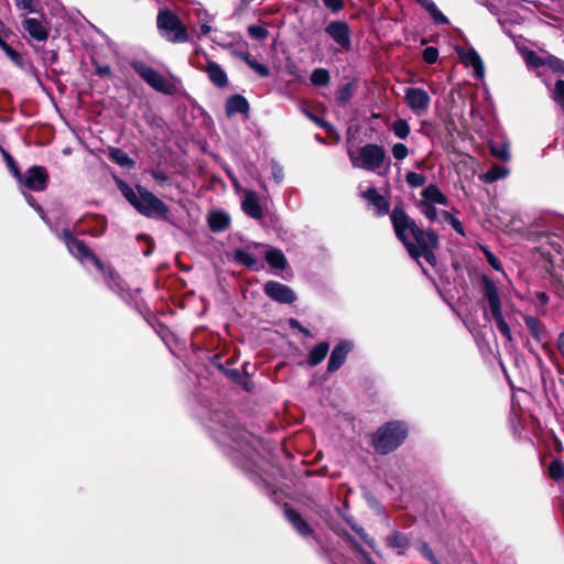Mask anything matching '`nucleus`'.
Here are the masks:
<instances>
[{"label":"nucleus","mask_w":564,"mask_h":564,"mask_svg":"<svg viewBox=\"0 0 564 564\" xmlns=\"http://www.w3.org/2000/svg\"><path fill=\"white\" fill-rule=\"evenodd\" d=\"M390 218L395 236L402 241L410 256L421 267V257L434 267L436 264V257L433 250L438 246V236L431 229H421L401 206H394Z\"/></svg>","instance_id":"1"},{"label":"nucleus","mask_w":564,"mask_h":564,"mask_svg":"<svg viewBox=\"0 0 564 564\" xmlns=\"http://www.w3.org/2000/svg\"><path fill=\"white\" fill-rule=\"evenodd\" d=\"M0 151L7 163L8 169L18 180L28 204L39 213L42 219L45 220V214L43 208L36 203L35 198L32 195L26 194L24 191H44L48 183V174L46 170L42 166L34 165L28 169L24 174H21L13 158L9 154V152L1 148Z\"/></svg>","instance_id":"2"},{"label":"nucleus","mask_w":564,"mask_h":564,"mask_svg":"<svg viewBox=\"0 0 564 564\" xmlns=\"http://www.w3.org/2000/svg\"><path fill=\"white\" fill-rule=\"evenodd\" d=\"M61 239L66 245L68 251L78 260L82 262L84 261H90L99 271H101L105 274V279L109 286L115 290L118 293H121L123 291V286L118 280V278L115 275V273L105 267V264L101 262L99 258H97L84 243V241L75 238L72 232L67 229H65L62 235Z\"/></svg>","instance_id":"3"},{"label":"nucleus","mask_w":564,"mask_h":564,"mask_svg":"<svg viewBox=\"0 0 564 564\" xmlns=\"http://www.w3.org/2000/svg\"><path fill=\"white\" fill-rule=\"evenodd\" d=\"M482 295L488 303V307L494 318L497 328L501 333V335L507 339V341L511 343L513 337L511 329L502 315V304L500 299L499 289L496 283L484 275L482 279Z\"/></svg>","instance_id":"4"},{"label":"nucleus","mask_w":564,"mask_h":564,"mask_svg":"<svg viewBox=\"0 0 564 564\" xmlns=\"http://www.w3.org/2000/svg\"><path fill=\"white\" fill-rule=\"evenodd\" d=\"M408 430L402 422H389L380 427L373 436L372 444L380 454H388L402 444Z\"/></svg>","instance_id":"5"},{"label":"nucleus","mask_w":564,"mask_h":564,"mask_svg":"<svg viewBox=\"0 0 564 564\" xmlns=\"http://www.w3.org/2000/svg\"><path fill=\"white\" fill-rule=\"evenodd\" d=\"M354 167L373 171L379 167L384 159V150L375 143H367L358 148L357 143H349L347 148Z\"/></svg>","instance_id":"6"},{"label":"nucleus","mask_w":564,"mask_h":564,"mask_svg":"<svg viewBox=\"0 0 564 564\" xmlns=\"http://www.w3.org/2000/svg\"><path fill=\"white\" fill-rule=\"evenodd\" d=\"M131 67L154 90L164 95H173L176 93L177 79L175 76L170 75L165 77L153 67L140 61L132 62Z\"/></svg>","instance_id":"7"},{"label":"nucleus","mask_w":564,"mask_h":564,"mask_svg":"<svg viewBox=\"0 0 564 564\" xmlns=\"http://www.w3.org/2000/svg\"><path fill=\"white\" fill-rule=\"evenodd\" d=\"M156 24L160 34L169 42L184 43L188 40L186 26L171 10H160Z\"/></svg>","instance_id":"8"},{"label":"nucleus","mask_w":564,"mask_h":564,"mask_svg":"<svg viewBox=\"0 0 564 564\" xmlns=\"http://www.w3.org/2000/svg\"><path fill=\"white\" fill-rule=\"evenodd\" d=\"M134 208L147 217L159 219H164L169 213L167 206L145 188H139V198Z\"/></svg>","instance_id":"9"},{"label":"nucleus","mask_w":564,"mask_h":564,"mask_svg":"<svg viewBox=\"0 0 564 564\" xmlns=\"http://www.w3.org/2000/svg\"><path fill=\"white\" fill-rule=\"evenodd\" d=\"M404 98H405V101H406L409 108L416 116H423L424 113L427 112L430 104H431V98H430L429 94L423 88H419V87L406 88Z\"/></svg>","instance_id":"10"},{"label":"nucleus","mask_w":564,"mask_h":564,"mask_svg":"<svg viewBox=\"0 0 564 564\" xmlns=\"http://www.w3.org/2000/svg\"><path fill=\"white\" fill-rule=\"evenodd\" d=\"M326 34L343 50L351 44V31L346 21H333L325 26Z\"/></svg>","instance_id":"11"},{"label":"nucleus","mask_w":564,"mask_h":564,"mask_svg":"<svg viewBox=\"0 0 564 564\" xmlns=\"http://www.w3.org/2000/svg\"><path fill=\"white\" fill-rule=\"evenodd\" d=\"M263 290L267 296L279 303L291 304L296 299L291 288L276 281H268Z\"/></svg>","instance_id":"12"},{"label":"nucleus","mask_w":564,"mask_h":564,"mask_svg":"<svg viewBox=\"0 0 564 564\" xmlns=\"http://www.w3.org/2000/svg\"><path fill=\"white\" fill-rule=\"evenodd\" d=\"M229 436L232 438L235 446H237V451L241 452V455L246 456L250 460L254 459L256 449L251 435L243 430H232L230 431Z\"/></svg>","instance_id":"13"},{"label":"nucleus","mask_w":564,"mask_h":564,"mask_svg":"<svg viewBox=\"0 0 564 564\" xmlns=\"http://www.w3.org/2000/svg\"><path fill=\"white\" fill-rule=\"evenodd\" d=\"M352 347L354 344L349 340H341L334 347L327 365L328 372H335L344 365Z\"/></svg>","instance_id":"14"},{"label":"nucleus","mask_w":564,"mask_h":564,"mask_svg":"<svg viewBox=\"0 0 564 564\" xmlns=\"http://www.w3.org/2000/svg\"><path fill=\"white\" fill-rule=\"evenodd\" d=\"M362 197L373 207L377 216H383L389 213V202L375 187H369L362 194Z\"/></svg>","instance_id":"15"},{"label":"nucleus","mask_w":564,"mask_h":564,"mask_svg":"<svg viewBox=\"0 0 564 564\" xmlns=\"http://www.w3.org/2000/svg\"><path fill=\"white\" fill-rule=\"evenodd\" d=\"M458 54L466 66L474 68V73L477 78L484 77V63L479 54L474 48L460 50Z\"/></svg>","instance_id":"16"},{"label":"nucleus","mask_w":564,"mask_h":564,"mask_svg":"<svg viewBox=\"0 0 564 564\" xmlns=\"http://www.w3.org/2000/svg\"><path fill=\"white\" fill-rule=\"evenodd\" d=\"M23 28L31 37L37 41H45L48 37V28L34 18L23 21Z\"/></svg>","instance_id":"17"},{"label":"nucleus","mask_w":564,"mask_h":564,"mask_svg":"<svg viewBox=\"0 0 564 564\" xmlns=\"http://www.w3.org/2000/svg\"><path fill=\"white\" fill-rule=\"evenodd\" d=\"M420 202H425L427 204H435V205H441V206L448 205L447 197L434 184L426 186L422 191Z\"/></svg>","instance_id":"18"},{"label":"nucleus","mask_w":564,"mask_h":564,"mask_svg":"<svg viewBox=\"0 0 564 564\" xmlns=\"http://www.w3.org/2000/svg\"><path fill=\"white\" fill-rule=\"evenodd\" d=\"M284 514L289 522L293 525V528L304 538L311 535L313 530L307 524V522L302 518V516L291 508H286L284 510Z\"/></svg>","instance_id":"19"},{"label":"nucleus","mask_w":564,"mask_h":564,"mask_svg":"<svg viewBox=\"0 0 564 564\" xmlns=\"http://www.w3.org/2000/svg\"><path fill=\"white\" fill-rule=\"evenodd\" d=\"M242 209L248 216L254 219H260L262 217V208L254 192H247L245 194Z\"/></svg>","instance_id":"20"},{"label":"nucleus","mask_w":564,"mask_h":564,"mask_svg":"<svg viewBox=\"0 0 564 564\" xmlns=\"http://www.w3.org/2000/svg\"><path fill=\"white\" fill-rule=\"evenodd\" d=\"M1 47L6 55L22 70L28 74L35 75V68L30 61L24 59L17 51L7 43H2Z\"/></svg>","instance_id":"21"},{"label":"nucleus","mask_w":564,"mask_h":564,"mask_svg":"<svg viewBox=\"0 0 564 564\" xmlns=\"http://www.w3.org/2000/svg\"><path fill=\"white\" fill-rule=\"evenodd\" d=\"M524 324L529 332L531 333L532 337L536 341H544L547 338V333L544 327V325L541 323V321L538 317L525 315L523 317Z\"/></svg>","instance_id":"22"},{"label":"nucleus","mask_w":564,"mask_h":564,"mask_svg":"<svg viewBox=\"0 0 564 564\" xmlns=\"http://www.w3.org/2000/svg\"><path fill=\"white\" fill-rule=\"evenodd\" d=\"M209 80L217 87H225L228 83L225 70L215 62L209 61L206 66Z\"/></svg>","instance_id":"23"},{"label":"nucleus","mask_w":564,"mask_h":564,"mask_svg":"<svg viewBox=\"0 0 564 564\" xmlns=\"http://www.w3.org/2000/svg\"><path fill=\"white\" fill-rule=\"evenodd\" d=\"M249 110L247 99L240 95H234L226 102V112L228 116L235 113H246Z\"/></svg>","instance_id":"24"},{"label":"nucleus","mask_w":564,"mask_h":564,"mask_svg":"<svg viewBox=\"0 0 564 564\" xmlns=\"http://www.w3.org/2000/svg\"><path fill=\"white\" fill-rule=\"evenodd\" d=\"M208 225L213 231H224L230 225V217L224 212H213L208 216Z\"/></svg>","instance_id":"25"},{"label":"nucleus","mask_w":564,"mask_h":564,"mask_svg":"<svg viewBox=\"0 0 564 564\" xmlns=\"http://www.w3.org/2000/svg\"><path fill=\"white\" fill-rule=\"evenodd\" d=\"M234 259L239 264H242L251 270L257 271L261 268L258 259L248 249L235 250Z\"/></svg>","instance_id":"26"},{"label":"nucleus","mask_w":564,"mask_h":564,"mask_svg":"<svg viewBox=\"0 0 564 564\" xmlns=\"http://www.w3.org/2000/svg\"><path fill=\"white\" fill-rule=\"evenodd\" d=\"M509 174V169L502 165H492L490 170L486 173H482L479 177L485 183H494L496 181L502 180L507 177Z\"/></svg>","instance_id":"27"},{"label":"nucleus","mask_w":564,"mask_h":564,"mask_svg":"<svg viewBox=\"0 0 564 564\" xmlns=\"http://www.w3.org/2000/svg\"><path fill=\"white\" fill-rule=\"evenodd\" d=\"M479 2L494 14H500L507 8L518 4V0H481Z\"/></svg>","instance_id":"28"},{"label":"nucleus","mask_w":564,"mask_h":564,"mask_svg":"<svg viewBox=\"0 0 564 564\" xmlns=\"http://www.w3.org/2000/svg\"><path fill=\"white\" fill-rule=\"evenodd\" d=\"M265 260L272 269H284L288 261L282 251L270 249L265 252Z\"/></svg>","instance_id":"29"},{"label":"nucleus","mask_w":564,"mask_h":564,"mask_svg":"<svg viewBox=\"0 0 564 564\" xmlns=\"http://www.w3.org/2000/svg\"><path fill=\"white\" fill-rule=\"evenodd\" d=\"M423 8L430 14V17L432 18V20L434 21L435 24L444 25V24L449 23V20L447 19V17H445L441 12V10L437 8V6L435 4V2L433 0H425Z\"/></svg>","instance_id":"30"},{"label":"nucleus","mask_w":564,"mask_h":564,"mask_svg":"<svg viewBox=\"0 0 564 564\" xmlns=\"http://www.w3.org/2000/svg\"><path fill=\"white\" fill-rule=\"evenodd\" d=\"M387 543L390 547L395 549L398 554H402L409 546V539L400 533L393 532L387 538Z\"/></svg>","instance_id":"31"},{"label":"nucleus","mask_w":564,"mask_h":564,"mask_svg":"<svg viewBox=\"0 0 564 564\" xmlns=\"http://www.w3.org/2000/svg\"><path fill=\"white\" fill-rule=\"evenodd\" d=\"M417 208L422 215L430 221L434 223H443L442 217L440 215L441 210H437L435 204H427L425 202H419Z\"/></svg>","instance_id":"32"},{"label":"nucleus","mask_w":564,"mask_h":564,"mask_svg":"<svg viewBox=\"0 0 564 564\" xmlns=\"http://www.w3.org/2000/svg\"><path fill=\"white\" fill-rule=\"evenodd\" d=\"M417 208L422 215L430 221L434 223H443L442 217L440 215L441 210H437L435 204H427L425 202H419Z\"/></svg>","instance_id":"33"},{"label":"nucleus","mask_w":564,"mask_h":564,"mask_svg":"<svg viewBox=\"0 0 564 564\" xmlns=\"http://www.w3.org/2000/svg\"><path fill=\"white\" fill-rule=\"evenodd\" d=\"M109 154L110 158L122 167H131L133 165V161L120 149L110 148Z\"/></svg>","instance_id":"34"},{"label":"nucleus","mask_w":564,"mask_h":564,"mask_svg":"<svg viewBox=\"0 0 564 564\" xmlns=\"http://www.w3.org/2000/svg\"><path fill=\"white\" fill-rule=\"evenodd\" d=\"M491 154L501 160L508 161L510 159V150L508 143H489Z\"/></svg>","instance_id":"35"},{"label":"nucleus","mask_w":564,"mask_h":564,"mask_svg":"<svg viewBox=\"0 0 564 564\" xmlns=\"http://www.w3.org/2000/svg\"><path fill=\"white\" fill-rule=\"evenodd\" d=\"M391 131L399 139H405L410 133L409 123L403 119L395 120L391 126Z\"/></svg>","instance_id":"36"},{"label":"nucleus","mask_w":564,"mask_h":564,"mask_svg":"<svg viewBox=\"0 0 564 564\" xmlns=\"http://www.w3.org/2000/svg\"><path fill=\"white\" fill-rule=\"evenodd\" d=\"M354 91V84L348 83L338 89L336 100L341 105H346L352 98Z\"/></svg>","instance_id":"37"},{"label":"nucleus","mask_w":564,"mask_h":564,"mask_svg":"<svg viewBox=\"0 0 564 564\" xmlns=\"http://www.w3.org/2000/svg\"><path fill=\"white\" fill-rule=\"evenodd\" d=\"M440 215L443 223H448L456 232L464 235L463 225L455 216L447 210H441Z\"/></svg>","instance_id":"38"},{"label":"nucleus","mask_w":564,"mask_h":564,"mask_svg":"<svg viewBox=\"0 0 564 564\" xmlns=\"http://www.w3.org/2000/svg\"><path fill=\"white\" fill-rule=\"evenodd\" d=\"M119 188H120L122 195L127 198V200L134 207V205L139 198V188H141V187L138 186L137 192H135L129 185L124 184L123 182H120Z\"/></svg>","instance_id":"39"},{"label":"nucleus","mask_w":564,"mask_h":564,"mask_svg":"<svg viewBox=\"0 0 564 564\" xmlns=\"http://www.w3.org/2000/svg\"><path fill=\"white\" fill-rule=\"evenodd\" d=\"M549 473L551 478L556 481L564 479V464L558 459L552 460L549 467Z\"/></svg>","instance_id":"40"},{"label":"nucleus","mask_w":564,"mask_h":564,"mask_svg":"<svg viewBox=\"0 0 564 564\" xmlns=\"http://www.w3.org/2000/svg\"><path fill=\"white\" fill-rule=\"evenodd\" d=\"M525 63L530 67L540 68L542 66H545V56H540L533 51H529L524 55Z\"/></svg>","instance_id":"41"},{"label":"nucleus","mask_w":564,"mask_h":564,"mask_svg":"<svg viewBox=\"0 0 564 564\" xmlns=\"http://www.w3.org/2000/svg\"><path fill=\"white\" fill-rule=\"evenodd\" d=\"M553 100L564 110V80L558 79L552 90Z\"/></svg>","instance_id":"42"},{"label":"nucleus","mask_w":564,"mask_h":564,"mask_svg":"<svg viewBox=\"0 0 564 564\" xmlns=\"http://www.w3.org/2000/svg\"><path fill=\"white\" fill-rule=\"evenodd\" d=\"M248 34L253 40L264 41L268 37L269 32L264 26L253 24L248 28Z\"/></svg>","instance_id":"43"},{"label":"nucleus","mask_w":564,"mask_h":564,"mask_svg":"<svg viewBox=\"0 0 564 564\" xmlns=\"http://www.w3.org/2000/svg\"><path fill=\"white\" fill-rule=\"evenodd\" d=\"M17 8L26 13H33L37 11L39 1L37 0H13Z\"/></svg>","instance_id":"44"},{"label":"nucleus","mask_w":564,"mask_h":564,"mask_svg":"<svg viewBox=\"0 0 564 564\" xmlns=\"http://www.w3.org/2000/svg\"><path fill=\"white\" fill-rule=\"evenodd\" d=\"M405 181L411 187H420L425 184L426 177L416 172H409L405 176Z\"/></svg>","instance_id":"45"},{"label":"nucleus","mask_w":564,"mask_h":564,"mask_svg":"<svg viewBox=\"0 0 564 564\" xmlns=\"http://www.w3.org/2000/svg\"><path fill=\"white\" fill-rule=\"evenodd\" d=\"M545 66L555 73L564 74V62L555 56H545Z\"/></svg>","instance_id":"46"},{"label":"nucleus","mask_w":564,"mask_h":564,"mask_svg":"<svg viewBox=\"0 0 564 564\" xmlns=\"http://www.w3.org/2000/svg\"><path fill=\"white\" fill-rule=\"evenodd\" d=\"M269 169L273 180L280 184L284 178L283 167L275 161L269 163Z\"/></svg>","instance_id":"47"},{"label":"nucleus","mask_w":564,"mask_h":564,"mask_svg":"<svg viewBox=\"0 0 564 564\" xmlns=\"http://www.w3.org/2000/svg\"><path fill=\"white\" fill-rule=\"evenodd\" d=\"M438 51L436 47L429 46L423 51V59L427 64H434L437 61Z\"/></svg>","instance_id":"48"},{"label":"nucleus","mask_w":564,"mask_h":564,"mask_svg":"<svg viewBox=\"0 0 564 564\" xmlns=\"http://www.w3.org/2000/svg\"><path fill=\"white\" fill-rule=\"evenodd\" d=\"M323 2L333 13H337L344 8V0H323Z\"/></svg>","instance_id":"49"},{"label":"nucleus","mask_w":564,"mask_h":564,"mask_svg":"<svg viewBox=\"0 0 564 564\" xmlns=\"http://www.w3.org/2000/svg\"><path fill=\"white\" fill-rule=\"evenodd\" d=\"M392 153L397 160H403L408 155V149L404 143H395Z\"/></svg>","instance_id":"50"},{"label":"nucleus","mask_w":564,"mask_h":564,"mask_svg":"<svg viewBox=\"0 0 564 564\" xmlns=\"http://www.w3.org/2000/svg\"><path fill=\"white\" fill-rule=\"evenodd\" d=\"M485 254H486V258H487V261L488 263L497 271H500L502 268H501V262L500 260L494 254L491 253L490 251L488 250H485Z\"/></svg>","instance_id":"51"},{"label":"nucleus","mask_w":564,"mask_h":564,"mask_svg":"<svg viewBox=\"0 0 564 564\" xmlns=\"http://www.w3.org/2000/svg\"><path fill=\"white\" fill-rule=\"evenodd\" d=\"M95 74L100 77H109V76H111L112 72L108 65L96 64Z\"/></svg>","instance_id":"52"},{"label":"nucleus","mask_w":564,"mask_h":564,"mask_svg":"<svg viewBox=\"0 0 564 564\" xmlns=\"http://www.w3.org/2000/svg\"><path fill=\"white\" fill-rule=\"evenodd\" d=\"M251 68L258 73L261 77H267L269 76V69L267 66L258 63L257 61L254 62V64L251 66Z\"/></svg>","instance_id":"53"},{"label":"nucleus","mask_w":564,"mask_h":564,"mask_svg":"<svg viewBox=\"0 0 564 564\" xmlns=\"http://www.w3.org/2000/svg\"><path fill=\"white\" fill-rule=\"evenodd\" d=\"M300 109L308 119H311L314 122H317V116L311 109H308L305 102H302L300 105Z\"/></svg>","instance_id":"54"},{"label":"nucleus","mask_w":564,"mask_h":564,"mask_svg":"<svg viewBox=\"0 0 564 564\" xmlns=\"http://www.w3.org/2000/svg\"><path fill=\"white\" fill-rule=\"evenodd\" d=\"M329 73L326 69L319 68V87L326 86L329 83Z\"/></svg>","instance_id":"55"},{"label":"nucleus","mask_w":564,"mask_h":564,"mask_svg":"<svg viewBox=\"0 0 564 564\" xmlns=\"http://www.w3.org/2000/svg\"><path fill=\"white\" fill-rule=\"evenodd\" d=\"M329 345L325 341H319V362L327 356Z\"/></svg>","instance_id":"56"},{"label":"nucleus","mask_w":564,"mask_h":564,"mask_svg":"<svg viewBox=\"0 0 564 564\" xmlns=\"http://www.w3.org/2000/svg\"><path fill=\"white\" fill-rule=\"evenodd\" d=\"M352 529L359 534V536L368 544L370 545L371 547L373 546L372 545V541L368 539L367 534L365 533L364 529L361 528H357V527H352Z\"/></svg>","instance_id":"57"},{"label":"nucleus","mask_w":564,"mask_h":564,"mask_svg":"<svg viewBox=\"0 0 564 564\" xmlns=\"http://www.w3.org/2000/svg\"><path fill=\"white\" fill-rule=\"evenodd\" d=\"M308 365L316 366L317 365V347H314L310 351Z\"/></svg>","instance_id":"58"},{"label":"nucleus","mask_w":564,"mask_h":564,"mask_svg":"<svg viewBox=\"0 0 564 564\" xmlns=\"http://www.w3.org/2000/svg\"><path fill=\"white\" fill-rule=\"evenodd\" d=\"M556 346H557L560 354L564 357V332H562L558 335Z\"/></svg>","instance_id":"59"},{"label":"nucleus","mask_w":564,"mask_h":564,"mask_svg":"<svg viewBox=\"0 0 564 564\" xmlns=\"http://www.w3.org/2000/svg\"><path fill=\"white\" fill-rule=\"evenodd\" d=\"M254 0H240L238 7H237V13L240 14L242 13L247 8L248 6L253 2Z\"/></svg>","instance_id":"60"},{"label":"nucleus","mask_w":564,"mask_h":564,"mask_svg":"<svg viewBox=\"0 0 564 564\" xmlns=\"http://www.w3.org/2000/svg\"><path fill=\"white\" fill-rule=\"evenodd\" d=\"M357 551L359 552L360 554V557L362 558V561L366 563V564H375L372 562V560L370 558L369 554L367 552H365L361 547H357Z\"/></svg>","instance_id":"61"},{"label":"nucleus","mask_w":564,"mask_h":564,"mask_svg":"<svg viewBox=\"0 0 564 564\" xmlns=\"http://www.w3.org/2000/svg\"><path fill=\"white\" fill-rule=\"evenodd\" d=\"M212 31L210 25L207 23H202L199 26V35H207Z\"/></svg>","instance_id":"62"},{"label":"nucleus","mask_w":564,"mask_h":564,"mask_svg":"<svg viewBox=\"0 0 564 564\" xmlns=\"http://www.w3.org/2000/svg\"><path fill=\"white\" fill-rule=\"evenodd\" d=\"M153 177L158 181V182H165L167 180V177L161 173V172H154L153 173Z\"/></svg>","instance_id":"63"},{"label":"nucleus","mask_w":564,"mask_h":564,"mask_svg":"<svg viewBox=\"0 0 564 564\" xmlns=\"http://www.w3.org/2000/svg\"><path fill=\"white\" fill-rule=\"evenodd\" d=\"M538 299L542 303H546L549 301V296L544 292L538 293Z\"/></svg>","instance_id":"64"}]
</instances>
